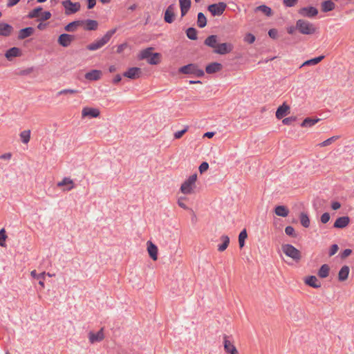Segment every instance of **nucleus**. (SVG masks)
<instances>
[{"label": "nucleus", "mask_w": 354, "mask_h": 354, "mask_svg": "<svg viewBox=\"0 0 354 354\" xmlns=\"http://www.w3.org/2000/svg\"><path fill=\"white\" fill-rule=\"evenodd\" d=\"M339 138V137L338 136L330 137V138H328L327 140H324V142L319 143L318 145V146H319L320 147H324L328 146V145H331L333 142H334L335 141H336Z\"/></svg>", "instance_id": "49530a36"}, {"label": "nucleus", "mask_w": 354, "mask_h": 354, "mask_svg": "<svg viewBox=\"0 0 354 354\" xmlns=\"http://www.w3.org/2000/svg\"><path fill=\"white\" fill-rule=\"evenodd\" d=\"M179 73L183 74L194 75L196 77H203L205 74L203 70L199 68L195 64H189L179 68Z\"/></svg>", "instance_id": "423d86ee"}, {"label": "nucleus", "mask_w": 354, "mask_h": 354, "mask_svg": "<svg viewBox=\"0 0 354 354\" xmlns=\"http://www.w3.org/2000/svg\"><path fill=\"white\" fill-rule=\"evenodd\" d=\"M295 120V118L293 117H289V118H284L283 120H282V123L285 125H289L291 124V122L292 121H294Z\"/></svg>", "instance_id": "e2e57ef3"}, {"label": "nucleus", "mask_w": 354, "mask_h": 354, "mask_svg": "<svg viewBox=\"0 0 354 354\" xmlns=\"http://www.w3.org/2000/svg\"><path fill=\"white\" fill-rule=\"evenodd\" d=\"M30 275L35 278V279H37V280H39V284L42 287L44 288V279H45V275H46V272H41L40 274H37L36 270H34L32 271H31L30 272Z\"/></svg>", "instance_id": "72a5a7b5"}, {"label": "nucleus", "mask_w": 354, "mask_h": 354, "mask_svg": "<svg viewBox=\"0 0 354 354\" xmlns=\"http://www.w3.org/2000/svg\"><path fill=\"white\" fill-rule=\"evenodd\" d=\"M207 24V19L203 13L199 12L197 18V25L199 28H204Z\"/></svg>", "instance_id": "37998d69"}, {"label": "nucleus", "mask_w": 354, "mask_h": 354, "mask_svg": "<svg viewBox=\"0 0 354 354\" xmlns=\"http://www.w3.org/2000/svg\"><path fill=\"white\" fill-rule=\"evenodd\" d=\"M100 115V111L97 108L85 106L82 110V118L88 117L90 118H97Z\"/></svg>", "instance_id": "f8f14e48"}, {"label": "nucleus", "mask_w": 354, "mask_h": 354, "mask_svg": "<svg viewBox=\"0 0 354 354\" xmlns=\"http://www.w3.org/2000/svg\"><path fill=\"white\" fill-rule=\"evenodd\" d=\"M234 46L231 43L225 42L218 44L216 50L213 53L218 55H226L232 51Z\"/></svg>", "instance_id": "1a4fd4ad"}, {"label": "nucleus", "mask_w": 354, "mask_h": 354, "mask_svg": "<svg viewBox=\"0 0 354 354\" xmlns=\"http://www.w3.org/2000/svg\"><path fill=\"white\" fill-rule=\"evenodd\" d=\"M19 1L20 0H8L7 6L8 8L12 7V6L17 5L19 2Z\"/></svg>", "instance_id": "69168bd1"}, {"label": "nucleus", "mask_w": 354, "mask_h": 354, "mask_svg": "<svg viewBox=\"0 0 354 354\" xmlns=\"http://www.w3.org/2000/svg\"><path fill=\"white\" fill-rule=\"evenodd\" d=\"M296 28L303 35H313L316 32L315 26L304 19H299L297 21Z\"/></svg>", "instance_id": "f03ea898"}, {"label": "nucleus", "mask_w": 354, "mask_h": 354, "mask_svg": "<svg viewBox=\"0 0 354 354\" xmlns=\"http://www.w3.org/2000/svg\"><path fill=\"white\" fill-rule=\"evenodd\" d=\"M181 17H184L191 7V0H179Z\"/></svg>", "instance_id": "b1692460"}, {"label": "nucleus", "mask_w": 354, "mask_h": 354, "mask_svg": "<svg viewBox=\"0 0 354 354\" xmlns=\"http://www.w3.org/2000/svg\"><path fill=\"white\" fill-rule=\"evenodd\" d=\"M305 283L313 288H318L321 287V283L315 276H310L305 280Z\"/></svg>", "instance_id": "cd10ccee"}, {"label": "nucleus", "mask_w": 354, "mask_h": 354, "mask_svg": "<svg viewBox=\"0 0 354 354\" xmlns=\"http://www.w3.org/2000/svg\"><path fill=\"white\" fill-rule=\"evenodd\" d=\"M30 130H24L20 133V139L23 143L27 144L29 142L30 139Z\"/></svg>", "instance_id": "ea45409f"}, {"label": "nucleus", "mask_w": 354, "mask_h": 354, "mask_svg": "<svg viewBox=\"0 0 354 354\" xmlns=\"http://www.w3.org/2000/svg\"><path fill=\"white\" fill-rule=\"evenodd\" d=\"M322 12L332 11L335 8V4L330 0L324 1L321 4Z\"/></svg>", "instance_id": "7c9ffc66"}, {"label": "nucleus", "mask_w": 354, "mask_h": 354, "mask_svg": "<svg viewBox=\"0 0 354 354\" xmlns=\"http://www.w3.org/2000/svg\"><path fill=\"white\" fill-rule=\"evenodd\" d=\"M62 4L65 10L66 15H71L78 12L80 10V3L79 2L73 3L71 0H64Z\"/></svg>", "instance_id": "0eeeda50"}, {"label": "nucleus", "mask_w": 354, "mask_h": 354, "mask_svg": "<svg viewBox=\"0 0 354 354\" xmlns=\"http://www.w3.org/2000/svg\"><path fill=\"white\" fill-rule=\"evenodd\" d=\"M222 69V65L218 62H212L207 65L205 71L208 74H213L220 71Z\"/></svg>", "instance_id": "412c9836"}, {"label": "nucleus", "mask_w": 354, "mask_h": 354, "mask_svg": "<svg viewBox=\"0 0 354 354\" xmlns=\"http://www.w3.org/2000/svg\"><path fill=\"white\" fill-rule=\"evenodd\" d=\"M319 120V119H312L310 118H306L301 122V126L302 127H310L315 125Z\"/></svg>", "instance_id": "a19ab883"}, {"label": "nucleus", "mask_w": 354, "mask_h": 354, "mask_svg": "<svg viewBox=\"0 0 354 354\" xmlns=\"http://www.w3.org/2000/svg\"><path fill=\"white\" fill-rule=\"evenodd\" d=\"M268 35L272 39H277L278 36V31L275 28H272L268 31Z\"/></svg>", "instance_id": "6e6d98bb"}, {"label": "nucleus", "mask_w": 354, "mask_h": 354, "mask_svg": "<svg viewBox=\"0 0 354 354\" xmlns=\"http://www.w3.org/2000/svg\"><path fill=\"white\" fill-rule=\"evenodd\" d=\"M352 253V250L351 249H345L342 253V255H341V257L342 259H344L347 257H348L349 255H351V254Z\"/></svg>", "instance_id": "0e129e2a"}, {"label": "nucleus", "mask_w": 354, "mask_h": 354, "mask_svg": "<svg viewBox=\"0 0 354 354\" xmlns=\"http://www.w3.org/2000/svg\"><path fill=\"white\" fill-rule=\"evenodd\" d=\"M88 337L89 339V342L91 344H95L96 342H100L102 341L104 338V328H102L97 333L90 331L88 333Z\"/></svg>", "instance_id": "ddd939ff"}, {"label": "nucleus", "mask_w": 354, "mask_h": 354, "mask_svg": "<svg viewBox=\"0 0 354 354\" xmlns=\"http://www.w3.org/2000/svg\"><path fill=\"white\" fill-rule=\"evenodd\" d=\"M324 58V55L319 56L317 57H315L313 59H310L304 62L301 66L300 68H302L306 66H314L319 64L323 59Z\"/></svg>", "instance_id": "f704fd0d"}, {"label": "nucleus", "mask_w": 354, "mask_h": 354, "mask_svg": "<svg viewBox=\"0 0 354 354\" xmlns=\"http://www.w3.org/2000/svg\"><path fill=\"white\" fill-rule=\"evenodd\" d=\"M34 32V28L32 27H28L23 29H21L19 32L18 39H24L30 35H32Z\"/></svg>", "instance_id": "393cba45"}, {"label": "nucleus", "mask_w": 354, "mask_h": 354, "mask_svg": "<svg viewBox=\"0 0 354 354\" xmlns=\"http://www.w3.org/2000/svg\"><path fill=\"white\" fill-rule=\"evenodd\" d=\"M321 222L322 223H326L328 222V221L330 220V215L328 213L326 212V213H324L322 216H321Z\"/></svg>", "instance_id": "4d7b16f0"}, {"label": "nucleus", "mask_w": 354, "mask_h": 354, "mask_svg": "<svg viewBox=\"0 0 354 354\" xmlns=\"http://www.w3.org/2000/svg\"><path fill=\"white\" fill-rule=\"evenodd\" d=\"M176 6L174 3L169 5L165 12L164 20L168 24H171L175 19Z\"/></svg>", "instance_id": "9b49d317"}, {"label": "nucleus", "mask_w": 354, "mask_h": 354, "mask_svg": "<svg viewBox=\"0 0 354 354\" xmlns=\"http://www.w3.org/2000/svg\"><path fill=\"white\" fill-rule=\"evenodd\" d=\"M283 252L290 257L295 262H299L301 259V252L290 244H283L281 246Z\"/></svg>", "instance_id": "7ed1b4c3"}, {"label": "nucleus", "mask_w": 354, "mask_h": 354, "mask_svg": "<svg viewBox=\"0 0 354 354\" xmlns=\"http://www.w3.org/2000/svg\"><path fill=\"white\" fill-rule=\"evenodd\" d=\"M117 28H115L106 32V33L100 39L95 41L93 43L87 46V49L89 50H96L105 44H106L111 37L115 33Z\"/></svg>", "instance_id": "f257e3e1"}, {"label": "nucleus", "mask_w": 354, "mask_h": 354, "mask_svg": "<svg viewBox=\"0 0 354 354\" xmlns=\"http://www.w3.org/2000/svg\"><path fill=\"white\" fill-rule=\"evenodd\" d=\"M350 272V268L348 266H344L342 267L338 273V279L340 281H344L348 279Z\"/></svg>", "instance_id": "bb28decb"}, {"label": "nucleus", "mask_w": 354, "mask_h": 354, "mask_svg": "<svg viewBox=\"0 0 354 354\" xmlns=\"http://www.w3.org/2000/svg\"><path fill=\"white\" fill-rule=\"evenodd\" d=\"M41 10H42L41 7H37V8L33 9L32 11H30L28 13V17L29 19H33V18L38 17L39 16V13Z\"/></svg>", "instance_id": "de8ad7c7"}, {"label": "nucleus", "mask_w": 354, "mask_h": 354, "mask_svg": "<svg viewBox=\"0 0 354 354\" xmlns=\"http://www.w3.org/2000/svg\"><path fill=\"white\" fill-rule=\"evenodd\" d=\"M223 344L224 351L226 354H239V351L234 345L232 336L223 335Z\"/></svg>", "instance_id": "39448f33"}, {"label": "nucleus", "mask_w": 354, "mask_h": 354, "mask_svg": "<svg viewBox=\"0 0 354 354\" xmlns=\"http://www.w3.org/2000/svg\"><path fill=\"white\" fill-rule=\"evenodd\" d=\"M13 31V28L8 24L0 22V35L3 37L10 36Z\"/></svg>", "instance_id": "6ab92c4d"}, {"label": "nucleus", "mask_w": 354, "mask_h": 354, "mask_svg": "<svg viewBox=\"0 0 354 354\" xmlns=\"http://www.w3.org/2000/svg\"><path fill=\"white\" fill-rule=\"evenodd\" d=\"M21 55V50L17 47H12L8 50L5 54L6 57L10 60L13 57H19Z\"/></svg>", "instance_id": "a878e982"}, {"label": "nucleus", "mask_w": 354, "mask_h": 354, "mask_svg": "<svg viewBox=\"0 0 354 354\" xmlns=\"http://www.w3.org/2000/svg\"><path fill=\"white\" fill-rule=\"evenodd\" d=\"M298 0H283V4L287 7H292L294 6Z\"/></svg>", "instance_id": "13d9d810"}, {"label": "nucleus", "mask_w": 354, "mask_h": 354, "mask_svg": "<svg viewBox=\"0 0 354 354\" xmlns=\"http://www.w3.org/2000/svg\"><path fill=\"white\" fill-rule=\"evenodd\" d=\"M254 11L255 12H258V11L261 12L268 17H270L273 14L272 9L266 5H261V6H257L255 8Z\"/></svg>", "instance_id": "c9c22d12"}, {"label": "nucleus", "mask_w": 354, "mask_h": 354, "mask_svg": "<svg viewBox=\"0 0 354 354\" xmlns=\"http://www.w3.org/2000/svg\"><path fill=\"white\" fill-rule=\"evenodd\" d=\"M209 168V164L207 162H203L199 166V171L202 174L205 171H206Z\"/></svg>", "instance_id": "5fc2aeb1"}, {"label": "nucleus", "mask_w": 354, "mask_h": 354, "mask_svg": "<svg viewBox=\"0 0 354 354\" xmlns=\"http://www.w3.org/2000/svg\"><path fill=\"white\" fill-rule=\"evenodd\" d=\"M285 232L288 236H292V237H295L296 236L295 229L292 226H287L285 228Z\"/></svg>", "instance_id": "603ef678"}, {"label": "nucleus", "mask_w": 354, "mask_h": 354, "mask_svg": "<svg viewBox=\"0 0 354 354\" xmlns=\"http://www.w3.org/2000/svg\"><path fill=\"white\" fill-rule=\"evenodd\" d=\"M51 17V13L49 11H45L42 13L40 20L46 21Z\"/></svg>", "instance_id": "052dcab7"}, {"label": "nucleus", "mask_w": 354, "mask_h": 354, "mask_svg": "<svg viewBox=\"0 0 354 354\" xmlns=\"http://www.w3.org/2000/svg\"><path fill=\"white\" fill-rule=\"evenodd\" d=\"M290 106L283 103L282 105L279 106L276 111V118L277 119H281L289 113Z\"/></svg>", "instance_id": "aec40b11"}, {"label": "nucleus", "mask_w": 354, "mask_h": 354, "mask_svg": "<svg viewBox=\"0 0 354 354\" xmlns=\"http://www.w3.org/2000/svg\"><path fill=\"white\" fill-rule=\"evenodd\" d=\"M153 48L149 47L142 50L139 55L140 59H147L150 57L152 54Z\"/></svg>", "instance_id": "58836bf2"}, {"label": "nucleus", "mask_w": 354, "mask_h": 354, "mask_svg": "<svg viewBox=\"0 0 354 354\" xmlns=\"http://www.w3.org/2000/svg\"><path fill=\"white\" fill-rule=\"evenodd\" d=\"M329 271H330V268H329L328 265L324 264L321 266V268H319V270L318 271V276L320 278H326L328 276Z\"/></svg>", "instance_id": "e433bc0d"}, {"label": "nucleus", "mask_w": 354, "mask_h": 354, "mask_svg": "<svg viewBox=\"0 0 354 354\" xmlns=\"http://www.w3.org/2000/svg\"><path fill=\"white\" fill-rule=\"evenodd\" d=\"M82 24L83 21H74L67 24L64 27V30L67 32H74L76 30L77 27L82 26Z\"/></svg>", "instance_id": "2f4dec72"}, {"label": "nucleus", "mask_w": 354, "mask_h": 354, "mask_svg": "<svg viewBox=\"0 0 354 354\" xmlns=\"http://www.w3.org/2000/svg\"><path fill=\"white\" fill-rule=\"evenodd\" d=\"M160 62V54L158 53H152L148 59L147 62L152 65H156Z\"/></svg>", "instance_id": "4c0bfd02"}, {"label": "nucleus", "mask_w": 354, "mask_h": 354, "mask_svg": "<svg viewBox=\"0 0 354 354\" xmlns=\"http://www.w3.org/2000/svg\"><path fill=\"white\" fill-rule=\"evenodd\" d=\"M186 35L189 39H197V30L194 28H187L186 30Z\"/></svg>", "instance_id": "a18cd8bd"}, {"label": "nucleus", "mask_w": 354, "mask_h": 354, "mask_svg": "<svg viewBox=\"0 0 354 354\" xmlns=\"http://www.w3.org/2000/svg\"><path fill=\"white\" fill-rule=\"evenodd\" d=\"M227 8V4L224 2L213 3L208 6L207 10L213 16H221Z\"/></svg>", "instance_id": "6e6552de"}, {"label": "nucleus", "mask_w": 354, "mask_h": 354, "mask_svg": "<svg viewBox=\"0 0 354 354\" xmlns=\"http://www.w3.org/2000/svg\"><path fill=\"white\" fill-rule=\"evenodd\" d=\"M248 237L247 231L243 229L239 235V247L242 248L245 245V241Z\"/></svg>", "instance_id": "c03bdc74"}, {"label": "nucleus", "mask_w": 354, "mask_h": 354, "mask_svg": "<svg viewBox=\"0 0 354 354\" xmlns=\"http://www.w3.org/2000/svg\"><path fill=\"white\" fill-rule=\"evenodd\" d=\"M147 252L149 257L153 260L156 261L158 259V248L151 241H148L147 242Z\"/></svg>", "instance_id": "a211bd4d"}, {"label": "nucleus", "mask_w": 354, "mask_h": 354, "mask_svg": "<svg viewBox=\"0 0 354 354\" xmlns=\"http://www.w3.org/2000/svg\"><path fill=\"white\" fill-rule=\"evenodd\" d=\"M83 24L85 25L84 28L86 30H95L98 26L97 21L93 19L83 21Z\"/></svg>", "instance_id": "c85d7f7f"}, {"label": "nucleus", "mask_w": 354, "mask_h": 354, "mask_svg": "<svg viewBox=\"0 0 354 354\" xmlns=\"http://www.w3.org/2000/svg\"><path fill=\"white\" fill-rule=\"evenodd\" d=\"M218 44V37L216 35L208 36L204 41V44L212 48L213 50L216 49Z\"/></svg>", "instance_id": "f3484780"}, {"label": "nucleus", "mask_w": 354, "mask_h": 354, "mask_svg": "<svg viewBox=\"0 0 354 354\" xmlns=\"http://www.w3.org/2000/svg\"><path fill=\"white\" fill-rule=\"evenodd\" d=\"M102 72L99 70H92L85 74V78L90 81H96L101 78Z\"/></svg>", "instance_id": "4be33fe9"}, {"label": "nucleus", "mask_w": 354, "mask_h": 354, "mask_svg": "<svg viewBox=\"0 0 354 354\" xmlns=\"http://www.w3.org/2000/svg\"><path fill=\"white\" fill-rule=\"evenodd\" d=\"M256 37L252 33H247L243 38V41L248 44H252L255 41Z\"/></svg>", "instance_id": "09e8293b"}, {"label": "nucleus", "mask_w": 354, "mask_h": 354, "mask_svg": "<svg viewBox=\"0 0 354 354\" xmlns=\"http://www.w3.org/2000/svg\"><path fill=\"white\" fill-rule=\"evenodd\" d=\"M188 130V127H185V128L181 131H178L174 133V138L176 139H180Z\"/></svg>", "instance_id": "864d4df0"}, {"label": "nucleus", "mask_w": 354, "mask_h": 354, "mask_svg": "<svg viewBox=\"0 0 354 354\" xmlns=\"http://www.w3.org/2000/svg\"><path fill=\"white\" fill-rule=\"evenodd\" d=\"M7 239V235L6 234V230L3 228L0 230V246L6 245V240Z\"/></svg>", "instance_id": "8fccbe9b"}, {"label": "nucleus", "mask_w": 354, "mask_h": 354, "mask_svg": "<svg viewBox=\"0 0 354 354\" xmlns=\"http://www.w3.org/2000/svg\"><path fill=\"white\" fill-rule=\"evenodd\" d=\"M74 40V36L64 33L59 36L58 43L60 46L63 47H68L71 45V42Z\"/></svg>", "instance_id": "dca6fc26"}, {"label": "nucleus", "mask_w": 354, "mask_h": 354, "mask_svg": "<svg viewBox=\"0 0 354 354\" xmlns=\"http://www.w3.org/2000/svg\"><path fill=\"white\" fill-rule=\"evenodd\" d=\"M301 224L304 227H308L310 225V219L306 213L301 212L299 216Z\"/></svg>", "instance_id": "79ce46f5"}, {"label": "nucleus", "mask_w": 354, "mask_h": 354, "mask_svg": "<svg viewBox=\"0 0 354 354\" xmlns=\"http://www.w3.org/2000/svg\"><path fill=\"white\" fill-rule=\"evenodd\" d=\"M274 212L277 216L286 217L289 214V210L284 205H278L275 207Z\"/></svg>", "instance_id": "473e14b6"}, {"label": "nucleus", "mask_w": 354, "mask_h": 354, "mask_svg": "<svg viewBox=\"0 0 354 354\" xmlns=\"http://www.w3.org/2000/svg\"><path fill=\"white\" fill-rule=\"evenodd\" d=\"M88 1V8H93L96 4V0H87Z\"/></svg>", "instance_id": "774afa93"}, {"label": "nucleus", "mask_w": 354, "mask_h": 354, "mask_svg": "<svg viewBox=\"0 0 354 354\" xmlns=\"http://www.w3.org/2000/svg\"><path fill=\"white\" fill-rule=\"evenodd\" d=\"M57 186L63 187V191L64 192H68L75 188V183L70 178L64 177L61 181L57 183Z\"/></svg>", "instance_id": "4468645a"}, {"label": "nucleus", "mask_w": 354, "mask_h": 354, "mask_svg": "<svg viewBox=\"0 0 354 354\" xmlns=\"http://www.w3.org/2000/svg\"><path fill=\"white\" fill-rule=\"evenodd\" d=\"M340 207H341V204L337 201L333 202L331 204V207L334 210H337V209H339Z\"/></svg>", "instance_id": "338daca9"}, {"label": "nucleus", "mask_w": 354, "mask_h": 354, "mask_svg": "<svg viewBox=\"0 0 354 354\" xmlns=\"http://www.w3.org/2000/svg\"><path fill=\"white\" fill-rule=\"evenodd\" d=\"M350 219L348 216H342L336 219L334 223V227L335 228H344L346 227L349 223Z\"/></svg>", "instance_id": "5701e85b"}, {"label": "nucleus", "mask_w": 354, "mask_h": 354, "mask_svg": "<svg viewBox=\"0 0 354 354\" xmlns=\"http://www.w3.org/2000/svg\"><path fill=\"white\" fill-rule=\"evenodd\" d=\"M298 13L304 17L308 18H313L318 14V10L313 6H308L300 8Z\"/></svg>", "instance_id": "9d476101"}, {"label": "nucleus", "mask_w": 354, "mask_h": 354, "mask_svg": "<svg viewBox=\"0 0 354 354\" xmlns=\"http://www.w3.org/2000/svg\"><path fill=\"white\" fill-rule=\"evenodd\" d=\"M338 248H339L337 244L332 245L329 251V256L331 257L334 255L337 252Z\"/></svg>", "instance_id": "bf43d9fd"}, {"label": "nucleus", "mask_w": 354, "mask_h": 354, "mask_svg": "<svg viewBox=\"0 0 354 354\" xmlns=\"http://www.w3.org/2000/svg\"><path fill=\"white\" fill-rule=\"evenodd\" d=\"M197 180V174L191 175L180 187V191L184 194H191L194 192L196 187V182Z\"/></svg>", "instance_id": "20e7f679"}, {"label": "nucleus", "mask_w": 354, "mask_h": 354, "mask_svg": "<svg viewBox=\"0 0 354 354\" xmlns=\"http://www.w3.org/2000/svg\"><path fill=\"white\" fill-rule=\"evenodd\" d=\"M77 93H78L77 90L68 88V89H63V90L59 91L57 93V95H66V94H76Z\"/></svg>", "instance_id": "3c124183"}, {"label": "nucleus", "mask_w": 354, "mask_h": 354, "mask_svg": "<svg viewBox=\"0 0 354 354\" xmlns=\"http://www.w3.org/2000/svg\"><path fill=\"white\" fill-rule=\"evenodd\" d=\"M185 199V198H180L178 200V205L183 208L184 209H188V207L186 205V204L183 202V201Z\"/></svg>", "instance_id": "680f3d73"}, {"label": "nucleus", "mask_w": 354, "mask_h": 354, "mask_svg": "<svg viewBox=\"0 0 354 354\" xmlns=\"http://www.w3.org/2000/svg\"><path fill=\"white\" fill-rule=\"evenodd\" d=\"M142 74V70L138 67L129 68L126 72L123 73V75L131 80H136L140 77Z\"/></svg>", "instance_id": "2eb2a0df"}, {"label": "nucleus", "mask_w": 354, "mask_h": 354, "mask_svg": "<svg viewBox=\"0 0 354 354\" xmlns=\"http://www.w3.org/2000/svg\"><path fill=\"white\" fill-rule=\"evenodd\" d=\"M220 239L222 241V243L218 245V250L219 252H223L227 249L230 244V238L227 235H222Z\"/></svg>", "instance_id": "c756f323"}]
</instances>
